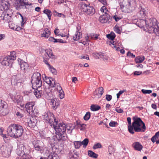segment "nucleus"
<instances>
[{"label":"nucleus","mask_w":159,"mask_h":159,"mask_svg":"<svg viewBox=\"0 0 159 159\" xmlns=\"http://www.w3.org/2000/svg\"><path fill=\"white\" fill-rule=\"evenodd\" d=\"M48 159H59L58 156L57 155H49L48 156Z\"/></svg>","instance_id":"44"},{"label":"nucleus","mask_w":159,"mask_h":159,"mask_svg":"<svg viewBox=\"0 0 159 159\" xmlns=\"http://www.w3.org/2000/svg\"><path fill=\"white\" fill-rule=\"evenodd\" d=\"M80 27L77 26L76 27L77 30L75 35L74 36L73 39L74 41H76L82 37V34L80 31Z\"/></svg>","instance_id":"27"},{"label":"nucleus","mask_w":159,"mask_h":159,"mask_svg":"<svg viewBox=\"0 0 159 159\" xmlns=\"http://www.w3.org/2000/svg\"><path fill=\"white\" fill-rule=\"evenodd\" d=\"M11 84L15 85L18 83L21 82V79L20 75L17 74L12 76L11 79Z\"/></svg>","instance_id":"23"},{"label":"nucleus","mask_w":159,"mask_h":159,"mask_svg":"<svg viewBox=\"0 0 159 159\" xmlns=\"http://www.w3.org/2000/svg\"><path fill=\"white\" fill-rule=\"evenodd\" d=\"M51 103L54 109H56L59 105V102H56L55 99H51Z\"/></svg>","instance_id":"33"},{"label":"nucleus","mask_w":159,"mask_h":159,"mask_svg":"<svg viewBox=\"0 0 159 159\" xmlns=\"http://www.w3.org/2000/svg\"><path fill=\"white\" fill-rule=\"evenodd\" d=\"M18 61L19 62L20 61V62L19 63V64L21 70L24 72H25L29 69V66L28 63L21 60L20 59H18Z\"/></svg>","instance_id":"22"},{"label":"nucleus","mask_w":159,"mask_h":159,"mask_svg":"<svg viewBox=\"0 0 159 159\" xmlns=\"http://www.w3.org/2000/svg\"><path fill=\"white\" fill-rule=\"evenodd\" d=\"M77 125L79 126H80L82 128L80 129V130H83L85 128L86 125L84 124H81L80 122L77 121Z\"/></svg>","instance_id":"46"},{"label":"nucleus","mask_w":159,"mask_h":159,"mask_svg":"<svg viewBox=\"0 0 159 159\" xmlns=\"http://www.w3.org/2000/svg\"><path fill=\"white\" fill-rule=\"evenodd\" d=\"M107 5H104L101 8L100 10L102 12L104 13V14H108L107 12H108V9L106 7Z\"/></svg>","instance_id":"42"},{"label":"nucleus","mask_w":159,"mask_h":159,"mask_svg":"<svg viewBox=\"0 0 159 159\" xmlns=\"http://www.w3.org/2000/svg\"><path fill=\"white\" fill-rule=\"evenodd\" d=\"M46 98L48 100H51L52 98V93L50 92H48L46 91H44L43 94Z\"/></svg>","instance_id":"35"},{"label":"nucleus","mask_w":159,"mask_h":159,"mask_svg":"<svg viewBox=\"0 0 159 159\" xmlns=\"http://www.w3.org/2000/svg\"><path fill=\"white\" fill-rule=\"evenodd\" d=\"M14 25L13 23H11V25L9 24V26L10 28L15 30L18 31L21 29L20 27L16 28L15 27H12V25Z\"/></svg>","instance_id":"52"},{"label":"nucleus","mask_w":159,"mask_h":159,"mask_svg":"<svg viewBox=\"0 0 159 159\" xmlns=\"http://www.w3.org/2000/svg\"><path fill=\"white\" fill-rule=\"evenodd\" d=\"M41 74L39 72L34 73L31 77V82L33 89L40 88L42 85Z\"/></svg>","instance_id":"6"},{"label":"nucleus","mask_w":159,"mask_h":159,"mask_svg":"<svg viewBox=\"0 0 159 159\" xmlns=\"http://www.w3.org/2000/svg\"><path fill=\"white\" fill-rule=\"evenodd\" d=\"M88 155L89 157L94 158H97L98 157V155L97 154L91 150L88 151Z\"/></svg>","instance_id":"39"},{"label":"nucleus","mask_w":159,"mask_h":159,"mask_svg":"<svg viewBox=\"0 0 159 159\" xmlns=\"http://www.w3.org/2000/svg\"><path fill=\"white\" fill-rule=\"evenodd\" d=\"M7 107V103L4 101L0 100V115L4 116L6 115L5 108Z\"/></svg>","instance_id":"19"},{"label":"nucleus","mask_w":159,"mask_h":159,"mask_svg":"<svg viewBox=\"0 0 159 159\" xmlns=\"http://www.w3.org/2000/svg\"><path fill=\"white\" fill-rule=\"evenodd\" d=\"M22 22H21V25H23L26 22V19L25 17H22Z\"/></svg>","instance_id":"62"},{"label":"nucleus","mask_w":159,"mask_h":159,"mask_svg":"<svg viewBox=\"0 0 159 159\" xmlns=\"http://www.w3.org/2000/svg\"><path fill=\"white\" fill-rule=\"evenodd\" d=\"M16 154L21 157L17 158L16 159H30L31 157L30 155V151L23 145L18 146L16 150Z\"/></svg>","instance_id":"4"},{"label":"nucleus","mask_w":159,"mask_h":159,"mask_svg":"<svg viewBox=\"0 0 159 159\" xmlns=\"http://www.w3.org/2000/svg\"><path fill=\"white\" fill-rule=\"evenodd\" d=\"M132 132H129L131 134H134V132H144L146 129V127L144 123L140 117L136 116L133 118Z\"/></svg>","instance_id":"2"},{"label":"nucleus","mask_w":159,"mask_h":159,"mask_svg":"<svg viewBox=\"0 0 159 159\" xmlns=\"http://www.w3.org/2000/svg\"><path fill=\"white\" fill-rule=\"evenodd\" d=\"M141 92L144 94H150L152 93V90H146L144 89H142L141 90Z\"/></svg>","instance_id":"51"},{"label":"nucleus","mask_w":159,"mask_h":159,"mask_svg":"<svg viewBox=\"0 0 159 159\" xmlns=\"http://www.w3.org/2000/svg\"><path fill=\"white\" fill-rule=\"evenodd\" d=\"M0 4L1 5V9L2 11L3 10L4 11H8L9 10H11L10 9V4L8 0H1L0 2Z\"/></svg>","instance_id":"15"},{"label":"nucleus","mask_w":159,"mask_h":159,"mask_svg":"<svg viewBox=\"0 0 159 159\" xmlns=\"http://www.w3.org/2000/svg\"><path fill=\"white\" fill-rule=\"evenodd\" d=\"M142 73V72L140 71H135L134 73V75H141Z\"/></svg>","instance_id":"63"},{"label":"nucleus","mask_w":159,"mask_h":159,"mask_svg":"<svg viewBox=\"0 0 159 159\" xmlns=\"http://www.w3.org/2000/svg\"><path fill=\"white\" fill-rule=\"evenodd\" d=\"M113 18L114 19H115V20L116 22L120 20L121 19V18L120 17H118L116 16H113Z\"/></svg>","instance_id":"60"},{"label":"nucleus","mask_w":159,"mask_h":159,"mask_svg":"<svg viewBox=\"0 0 159 159\" xmlns=\"http://www.w3.org/2000/svg\"><path fill=\"white\" fill-rule=\"evenodd\" d=\"M110 15L108 14H103L100 16L99 21L102 23H107L109 19Z\"/></svg>","instance_id":"25"},{"label":"nucleus","mask_w":159,"mask_h":159,"mask_svg":"<svg viewBox=\"0 0 159 159\" xmlns=\"http://www.w3.org/2000/svg\"><path fill=\"white\" fill-rule=\"evenodd\" d=\"M101 108V107L99 106L95 105L94 104L92 105L90 107L91 110L93 111H97Z\"/></svg>","instance_id":"38"},{"label":"nucleus","mask_w":159,"mask_h":159,"mask_svg":"<svg viewBox=\"0 0 159 159\" xmlns=\"http://www.w3.org/2000/svg\"><path fill=\"white\" fill-rule=\"evenodd\" d=\"M23 5L24 6H30L32 5V4L30 3H29L28 2H23Z\"/></svg>","instance_id":"64"},{"label":"nucleus","mask_w":159,"mask_h":159,"mask_svg":"<svg viewBox=\"0 0 159 159\" xmlns=\"http://www.w3.org/2000/svg\"><path fill=\"white\" fill-rule=\"evenodd\" d=\"M55 131V137L58 141H63L66 140L67 136L66 133L67 130V132L71 134L73 130V128L70 126L66 125L63 122L58 123L57 120L54 122L52 125Z\"/></svg>","instance_id":"1"},{"label":"nucleus","mask_w":159,"mask_h":159,"mask_svg":"<svg viewBox=\"0 0 159 159\" xmlns=\"http://www.w3.org/2000/svg\"><path fill=\"white\" fill-rule=\"evenodd\" d=\"M107 37L109 39L111 40V41H114L113 40L116 37V35L113 32H111L110 34L107 35Z\"/></svg>","instance_id":"41"},{"label":"nucleus","mask_w":159,"mask_h":159,"mask_svg":"<svg viewBox=\"0 0 159 159\" xmlns=\"http://www.w3.org/2000/svg\"><path fill=\"white\" fill-rule=\"evenodd\" d=\"M43 80L51 87H54L55 86H56V90L58 92V95L61 99L64 98L65 94L64 91L59 84H57L56 85L55 80L52 78L45 76Z\"/></svg>","instance_id":"3"},{"label":"nucleus","mask_w":159,"mask_h":159,"mask_svg":"<svg viewBox=\"0 0 159 159\" xmlns=\"http://www.w3.org/2000/svg\"><path fill=\"white\" fill-rule=\"evenodd\" d=\"M32 143L34 148V149L36 151H39L41 152L44 149L43 147L41 146V142L39 140L37 139L34 140L32 142Z\"/></svg>","instance_id":"17"},{"label":"nucleus","mask_w":159,"mask_h":159,"mask_svg":"<svg viewBox=\"0 0 159 159\" xmlns=\"http://www.w3.org/2000/svg\"><path fill=\"white\" fill-rule=\"evenodd\" d=\"M45 52L49 58L53 59H56V56L54 55L51 49H46Z\"/></svg>","instance_id":"30"},{"label":"nucleus","mask_w":159,"mask_h":159,"mask_svg":"<svg viewBox=\"0 0 159 159\" xmlns=\"http://www.w3.org/2000/svg\"><path fill=\"white\" fill-rule=\"evenodd\" d=\"M115 110L118 113H122L123 112V110L119 107L116 108Z\"/></svg>","instance_id":"57"},{"label":"nucleus","mask_w":159,"mask_h":159,"mask_svg":"<svg viewBox=\"0 0 159 159\" xmlns=\"http://www.w3.org/2000/svg\"><path fill=\"white\" fill-rule=\"evenodd\" d=\"M156 23V25L150 26V27L148 28V32L149 33H154L157 36L159 37V27L158 26L157 20Z\"/></svg>","instance_id":"16"},{"label":"nucleus","mask_w":159,"mask_h":159,"mask_svg":"<svg viewBox=\"0 0 159 159\" xmlns=\"http://www.w3.org/2000/svg\"><path fill=\"white\" fill-rule=\"evenodd\" d=\"M12 13V10H9L8 11H3L0 14V21L1 20H4L8 23L12 22V19L11 15Z\"/></svg>","instance_id":"10"},{"label":"nucleus","mask_w":159,"mask_h":159,"mask_svg":"<svg viewBox=\"0 0 159 159\" xmlns=\"http://www.w3.org/2000/svg\"><path fill=\"white\" fill-rule=\"evenodd\" d=\"M43 12L44 13L46 14L49 20H50L51 19V17L52 14V12L50 10L48 9H46L43 10Z\"/></svg>","instance_id":"37"},{"label":"nucleus","mask_w":159,"mask_h":159,"mask_svg":"<svg viewBox=\"0 0 159 159\" xmlns=\"http://www.w3.org/2000/svg\"><path fill=\"white\" fill-rule=\"evenodd\" d=\"M78 156L74 152H70L68 157L70 159H77Z\"/></svg>","instance_id":"40"},{"label":"nucleus","mask_w":159,"mask_h":159,"mask_svg":"<svg viewBox=\"0 0 159 159\" xmlns=\"http://www.w3.org/2000/svg\"><path fill=\"white\" fill-rule=\"evenodd\" d=\"M117 123L116 122L111 121L109 124L110 126L115 127L116 126Z\"/></svg>","instance_id":"53"},{"label":"nucleus","mask_w":159,"mask_h":159,"mask_svg":"<svg viewBox=\"0 0 159 159\" xmlns=\"http://www.w3.org/2000/svg\"><path fill=\"white\" fill-rule=\"evenodd\" d=\"M105 96L106 99L108 101H111L112 98V96L109 94H106Z\"/></svg>","instance_id":"54"},{"label":"nucleus","mask_w":159,"mask_h":159,"mask_svg":"<svg viewBox=\"0 0 159 159\" xmlns=\"http://www.w3.org/2000/svg\"><path fill=\"white\" fill-rule=\"evenodd\" d=\"M11 152V148L9 146L2 145L0 148V154L4 157L9 156Z\"/></svg>","instance_id":"13"},{"label":"nucleus","mask_w":159,"mask_h":159,"mask_svg":"<svg viewBox=\"0 0 159 159\" xmlns=\"http://www.w3.org/2000/svg\"><path fill=\"white\" fill-rule=\"evenodd\" d=\"M127 55L128 56L131 57L133 58H134L135 57V55L129 51L127 53Z\"/></svg>","instance_id":"56"},{"label":"nucleus","mask_w":159,"mask_h":159,"mask_svg":"<svg viewBox=\"0 0 159 159\" xmlns=\"http://www.w3.org/2000/svg\"><path fill=\"white\" fill-rule=\"evenodd\" d=\"M90 113L89 112H88L86 113L84 117V119L85 120H88L90 117Z\"/></svg>","instance_id":"45"},{"label":"nucleus","mask_w":159,"mask_h":159,"mask_svg":"<svg viewBox=\"0 0 159 159\" xmlns=\"http://www.w3.org/2000/svg\"><path fill=\"white\" fill-rule=\"evenodd\" d=\"M75 147L76 149L79 148L82 145L81 142L80 141H75L74 142Z\"/></svg>","instance_id":"43"},{"label":"nucleus","mask_w":159,"mask_h":159,"mask_svg":"<svg viewBox=\"0 0 159 159\" xmlns=\"http://www.w3.org/2000/svg\"><path fill=\"white\" fill-rule=\"evenodd\" d=\"M14 125L11 124L7 128V133L8 135L11 137L16 139V136L15 132Z\"/></svg>","instance_id":"20"},{"label":"nucleus","mask_w":159,"mask_h":159,"mask_svg":"<svg viewBox=\"0 0 159 159\" xmlns=\"http://www.w3.org/2000/svg\"><path fill=\"white\" fill-rule=\"evenodd\" d=\"M51 34V32L49 29L47 28H45L44 29L43 33L42 34V37H44L46 38H48Z\"/></svg>","instance_id":"31"},{"label":"nucleus","mask_w":159,"mask_h":159,"mask_svg":"<svg viewBox=\"0 0 159 159\" xmlns=\"http://www.w3.org/2000/svg\"><path fill=\"white\" fill-rule=\"evenodd\" d=\"M157 21V20L155 18H152L150 19H140V25H141V27H143L144 26L146 27L148 31V28L150 27V26L153 25H156V22Z\"/></svg>","instance_id":"9"},{"label":"nucleus","mask_w":159,"mask_h":159,"mask_svg":"<svg viewBox=\"0 0 159 159\" xmlns=\"http://www.w3.org/2000/svg\"><path fill=\"white\" fill-rule=\"evenodd\" d=\"M135 0H120V5L121 8L126 7L130 9L131 7L136 5Z\"/></svg>","instance_id":"12"},{"label":"nucleus","mask_w":159,"mask_h":159,"mask_svg":"<svg viewBox=\"0 0 159 159\" xmlns=\"http://www.w3.org/2000/svg\"><path fill=\"white\" fill-rule=\"evenodd\" d=\"M125 90H120L119 91L118 93L116 94L117 98H119L120 95L125 92Z\"/></svg>","instance_id":"55"},{"label":"nucleus","mask_w":159,"mask_h":159,"mask_svg":"<svg viewBox=\"0 0 159 159\" xmlns=\"http://www.w3.org/2000/svg\"><path fill=\"white\" fill-rule=\"evenodd\" d=\"M114 31L118 34H120L121 31L120 30L119 27L116 25H115L114 28Z\"/></svg>","instance_id":"49"},{"label":"nucleus","mask_w":159,"mask_h":159,"mask_svg":"<svg viewBox=\"0 0 159 159\" xmlns=\"http://www.w3.org/2000/svg\"><path fill=\"white\" fill-rule=\"evenodd\" d=\"M110 43L112 44L113 46L112 47L115 49L117 51H120V48L119 47L120 46V43H118L114 41H111Z\"/></svg>","instance_id":"32"},{"label":"nucleus","mask_w":159,"mask_h":159,"mask_svg":"<svg viewBox=\"0 0 159 159\" xmlns=\"http://www.w3.org/2000/svg\"><path fill=\"white\" fill-rule=\"evenodd\" d=\"M98 93L101 95H102L103 93V89L102 87H100L99 88Z\"/></svg>","instance_id":"58"},{"label":"nucleus","mask_w":159,"mask_h":159,"mask_svg":"<svg viewBox=\"0 0 159 159\" xmlns=\"http://www.w3.org/2000/svg\"><path fill=\"white\" fill-rule=\"evenodd\" d=\"M14 125L16 139L20 137L24 132L23 127L18 124H13Z\"/></svg>","instance_id":"14"},{"label":"nucleus","mask_w":159,"mask_h":159,"mask_svg":"<svg viewBox=\"0 0 159 159\" xmlns=\"http://www.w3.org/2000/svg\"><path fill=\"white\" fill-rule=\"evenodd\" d=\"M98 1L101 2L103 5H107L108 4L106 0H98Z\"/></svg>","instance_id":"59"},{"label":"nucleus","mask_w":159,"mask_h":159,"mask_svg":"<svg viewBox=\"0 0 159 159\" xmlns=\"http://www.w3.org/2000/svg\"><path fill=\"white\" fill-rule=\"evenodd\" d=\"M35 102L31 101L27 102L25 107L27 112L30 114L35 115L37 113V109L34 106Z\"/></svg>","instance_id":"11"},{"label":"nucleus","mask_w":159,"mask_h":159,"mask_svg":"<svg viewBox=\"0 0 159 159\" xmlns=\"http://www.w3.org/2000/svg\"><path fill=\"white\" fill-rule=\"evenodd\" d=\"M43 118L45 122L48 123L52 127L54 122L57 120L55 118L53 113L50 111L46 112L43 116Z\"/></svg>","instance_id":"7"},{"label":"nucleus","mask_w":159,"mask_h":159,"mask_svg":"<svg viewBox=\"0 0 159 159\" xmlns=\"http://www.w3.org/2000/svg\"><path fill=\"white\" fill-rule=\"evenodd\" d=\"M50 71L53 74H56L57 73V71L55 68L52 66H51V67H48Z\"/></svg>","instance_id":"50"},{"label":"nucleus","mask_w":159,"mask_h":159,"mask_svg":"<svg viewBox=\"0 0 159 159\" xmlns=\"http://www.w3.org/2000/svg\"><path fill=\"white\" fill-rule=\"evenodd\" d=\"M93 55L96 59H99L100 57L102 58L105 62L107 61L108 57L104 53L101 52H95L93 53Z\"/></svg>","instance_id":"21"},{"label":"nucleus","mask_w":159,"mask_h":159,"mask_svg":"<svg viewBox=\"0 0 159 159\" xmlns=\"http://www.w3.org/2000/svg\"><path fill=\"white\" fill-rule=\"evenodd\" d=\"M145 59V57L143 56L137 57L135 59V62L136 63H141Z\"/></svg>","instance_id":"34"},{"label":"nucleus","mask_w":159,"mask_h":159,"mask_svg":"<svg viewBox=\"0 0 159 159\" xmlns=\"http://www.w3.org/2000/svg\"><path fill=\"white\" fill-rule=\"evenodd\" d=\"M102 147V146L100 143H97L93 145V148L94 149H95L98 148H101Z\"/></svg>","instance_id":"48"},{"label":"nucleus","mask_w":159,"mask_h":159,"mask_svg":"<svg viewBox=\"0 0 159 159\" xmlns=\"http://www.w3.org/2000/svg\"><path fill=\"white\" fill-rule=\"evenodd\" d=\"M37 120L34 117H32L30 118L29 121L28 122V125L31 128H34L36 126Z\"/></svg>","instance_id":"26"},{"label":"nucleus","mask_w":159,"mask_h":159,"mask_svg":"<svg viewBox=\"0 0 159 159\" xmlns=\"http://www.w3.org/2000/svg\"><path fill=\"white\" fill-rule=\"evenodd\" d=\"M139 9V11L138 13V15L140 18H143L146 16L148 9L147 8H144L142 6H140Z\"/></svg>","instance_id":"24"},{"label":"nucleus","mask_w":159,"mask_h":159,"mask_svg":"<svg viewBox=\"0 0 159 159\" xmlns=\"http://www.w3.org/2000/svg\"><path fill=\"white\" fill-rule=\"evenodd\" d=\"M81 10L85 14L91 15L95 12V10L94 7L90 6L89 4H87L83 3L81 4Z\"/></svg>","instance_id":"8"},{"label":"nucleus","mask_w":159,"mask_h":159,"mask_svg":"<svg viewBox=\"0 0 159 159\" xmlns=\"http://www.w3.org/2000/svg\"><path fill=\"white\" fill-rule=\"evenodd\" d=\"M132 146L135 150L138 151H141L143 148V146L141 143L137 142L134 143Z\"/></svg>","instance_id":"29"},{"label":"nucleus","mask_w":159,"mask_h":159,"mask_svg":"<svg viewBox=\"0 0 159 159\" xmlns=\"http://www.w3.org/2000/svg\"><path fill=\"white\" fill-rule=\"evenodd\" d=\"M39 89L40 88L33 89H34V93L37 98H40L43 94L44 92L42 90H39Z\"/></svg>","instance_id":"28"},{"label":"nucleus","mask_w":159,"mask_h":159,"mask_svg":"<svg viewBox=\"0 0 159 159\" xmlns=\"http://www.w3.org/2000/svg\"><path fill=\"white\" fill-rule=\"evenodd\" d=\"M89 141V139H88L86 138L82 142H81V143L82 145H83L85 147L88 145Z\"/></svg>","instance_id":"47"},{"label":"nucleus","mask_w":159,"mask_h":159,"mask_svg":"<svg viewBox=\"0 0 159 159\" xmlns=\"http://www.w3.org/2000/svg\"><path fill=\"white\" fill-rule=\"evenodd\" d=\"M11 98L13 101L19 105H21V103L22 102L23 97L19 94H16L14 95H10ZM22 107V106L20 105Z\"/></svg>","instance_id":"18"},{"label":"nucleus","mask_w":159,"mask_h":159,"mask_svg":"<svg viewBox=\"0 0 159 159\" xmlns=\"http://www.w3.org/2000/svg\"><path fill=\"white\" fill-rule=\"evenodd\" d=\"M127 121L129 125L128 127V131L129 132H132V124H131V118L129 117H128Z\"/></svg>","instance_id":"36"},{"label":"nucleus","mask_w":159,"mask_h":159,"mask_svg":"<svg viewBox=\"0 0 159 159\" xmlns=\"http://www.w3.org/2000/svg\"><path fill=\"white\" fill-rule=\"evenodd\" d=\"M16 52L15 51L11 52L10 55L4 57L2 60L0 57V63L3 66H8L11 67L14 61L16 58Z\"/></svg>","instance_id":"5"},{"label":"nucleus","mask_w":159,"mask_h":159,"mask_svg":"<svg viewBox=\"0 0 159 159\" xmlns=\"http://www.w3.org/2000/svg\"><path fill=\"white\" fill-rule=\"evenodd\" d=\"M158 138H157V136H156V135L155 134V135L153 136L151 138V140L152 141L153 143H154L155 142V140L157 139Z\"/></svg>","instance_id":"61"}]
</instances>
